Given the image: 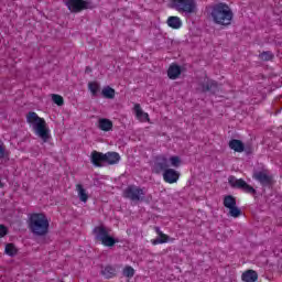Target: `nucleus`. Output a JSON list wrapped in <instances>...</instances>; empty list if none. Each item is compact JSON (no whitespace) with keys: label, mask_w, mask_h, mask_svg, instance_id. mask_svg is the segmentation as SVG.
<instances>
[{"label":"nucleus","mask_w":282,"mask_h":282,"mask_svg":"<svg viewBox=\"0 0 282 282\" xmlns=\"http://www.w3.org/2000/svg\"><path fill=\"white\" fill-rule=\"evenodd\" d=\"M207 14L210 17L213 23L221 25L223 28L232 25V19H235L232 9L226 2L210 4L207 8Z\"/></svg>","instance_id":"obj_1"},{"label":"nucleus","mask_w":282,"mask_h":282,"mask_svg":"<svg viewBox=\"0 0 282 282\" xmlns=\"http://www.w3.org/2000/svg\"><path fill=\"white\" fill-rule=\"evenodd\" d=\"M29 230L35 237H45L50 232V220L43 213L31 214L28 220Z\"/></svg>","instance_id":"obj_2"},{"label":"nucleus","mask_w":282,"mask_h":282,"mask_svg":"<svg viewBox=\"0 0 282 282\" xmlns=\"http://www.w3.org/2000/svg\"><path fill=\"white\" fill-rule=\"evenodd\" d=\"M26 122L33 127V131H35L36 135L43 140V142H48L50 138V128H47V123L45 119L39 117L36 112L30 111L26 115Z\"/></svg>","instance_id":"obj_3"},{"label":"nucleus","mask_w":282,"mask_h":282,"mask_svg":"<svg viewBox=\"0 0 282 282\" xmlns=\"http://www.w3.org/2000/svg\"><path fill=\"white\" fill-rule=\"evenodd\" d=\"M93 235L96 241H100L107 248H113L116 243H120V239L113 238L109 235V230L104 225L97 226L93 229Z\"/></svg>","instance_id":"obj_4"},{"label":"nucleus","mask_w":282,"mask_h":282,"mask_svg":"<svg viewBox=\"0 0 282 282\" xmlns=\"http://www.w3.org/2000/svg\"><path fill=\"white\" fill-rule=\"evenodd\" d=\"M64 3L73 14H78L83 10H96V3L91 0H64Z\"/></svg>","instance_id":"obj_5"},{"label":"nucleus","mask_w":282,"mask_h":282,"mask_svg":"<svg viewBox=\"0 0 282 282\" xmlns=\"http://www.w3.org/2000/svg\"><path fill=\"white\" fill-rule=\"evenodd\" d=\"M172 8L177 12H184L185 14H195L197 12V2L195 0H171Z\"/></svg>","instance_id":"obj_6"},{"label":"nucleus","mask_w":282,"mask_h":282,"mask_svg":"<svg viewBox=\"0 0 282 282\" xmlns=\"http://www.w3.org/2000/svg\"><path fill=\"white\" fill-rule=\"evenodd\" d=\"M252 177L259 182L263 188H272L274 186V175L270 174L268 170L256 171Z\"/></svg>","instance_id":"obj_7"},{"label":"nucleus","mask_w":282,"mask_h":282,"mask_svg":"<svg viewBox=\"0 0 282 282\" xmlns=\"http://www.w3.org/2000/svg\"><path fill=\"white\" fill-rule=\"evenodd\" d=\"M228 183L231 188H238L239 191H243V193H248L249 195H257V189L248 184L243 178H237L235 176L228 177Z\"/></svg>","instance_id":"obj_8"},{"label":"nucleus","mask_w":282,"mask_h":282,"mask_svg":"<svg viewBox=\"0 0 282 282\" xmlns=\"http://www.w3.org/2000/svg\"><path fill=\"white\" fill-rule=\"evenodd\" d=\"M144 195H147L144 189L135 185H129L123 191V197L126 199H131V202H144Z\"/></svg>","instance_id":"obj_9"},{"label":"nucleus","mask_w":282,"mask_h":282,"mask_svg":"<svg viewBox=\"0 0 282 282\" xmlns=\"http://www.w3.org/2000/svg\"><path fill=\"white\" fill-rule=\"evenodd\" d=\"M169 169V159L164 155H158L154 159V163L152 165V173L160 175L161 173H165Z\"/></svg>","instance_id":"obj_10"},{"label":"nucleus","mask_w":282,"mask_h":282,"mask_svg":"<svg viewBox=\"0 0 282 282\" xmlns=\"http://www.w3.org/2000/svg\"><path fill=\"white\" fill-rule=\"evenodd\" d=\"M90 162L94 166L102 167L107 164L106 153L93 151L90 154Z\"/></svg>","instance_id":"obj_11"},{"label":"nucleus","mask_w":282,"mask_h":282,"mask_svg":"<svg viewBox=\"0 0 282 282\" xmlns=\"http://www.w3.org/2000/svg\"><path fill=\"white\" fill-rule=\"evenodd\" d=\"M202 87V91L203 94L209 93V94H217V91H219V85L217 84V82L213 80V79H207L206 82H203L200 84Z\"/></svg>","instance_id":"obj_12"},{"label":"nucleus","mask_w":282,"mask_h":282,"mask_svg":"<svg viewBox=\"0 0 282 282\" xmlns=\"http://www.w3.org/2000/svg\"><path fill=\"white\" fill-rule=\"evenodd\" d=\"M180 172L173 169H166L163 173V180L166 182V184H176V182L180 180Z\"/></svg>","instance_id":"obj_13"},{"label":"nucleus","mask_w":282,"mask_h":282,"mask_svg":"<svg viewBox=\"0 0 282 282\" xmlns=\"http://www.w3.org/2000/svg\"><path fill=\"white\" fill-rule=\"evenodd\" d=\"M182 75V67L177 64L170 65L167 69V76L171 80H177L180 76Z\"/></svg>","instance_id":"obj_14"},{"label":"nucleus","mask_w":282,"mask_h":282,"mask_svg":"<svg viewBox=\"0 0 282 282\" xmlns=\"http://www.w3.org/2000/svg\"><path fill=\"white\" fill-rule=\"evenodd\" d=\"M101 274L105 279H113V276H118V270H116V267L107 264L106 267H101Z\"/></svg>","instance_id":"obj_15"},{"label":"nucleus","mask_w":282,"mask_h":282,"mask_svg":"<svg viewBox=\"0 0 282 282\" xmlns=\"http://www.w3.org/2000/svg\"><path fill=\"white\" fill-rule=\"evenodd\" d=\"M229 149H231L236 153H243V149H246V144H243V141L239 139H232L229 141Z\"/></svg>","instance_id":"obj_16"},{"label":"nucleus","mask_w":282,"mask_h":282,"mask_svg":"<svg viewBox=\"0 0 282 282\" xmlns=\"http://www.w3.org/2000/svg\"><path fill=\"white\" fill-rule=\"evenodd\" d=\"M241 279L243 282H256L257 279H259V273L252 269H249L242 273Z\"/></svg>","instance_id":"obj_17"},{"label":"nucleus","mask_w":282,"mask_h":282,"mask_svg":"<svg viewBox=\"0 0 282 282\" xmlns=\"http://www.w3.org/2000/svg\"><path fill=\"white\" fill-rule=\"evenodd\" d=\"M154 230L156 235H159V238H155L154 240H152L153 246H158V243H167L169 236L162 232V230H160V227H154Z\"/></svg>","instance_id":"obj_18"},{"label":"nucleus","mask_w":282,"mask_h":282,"mask_svg":"<svg viewBox=\"0 0 282 282\" xmlns=\"http://www.w3.org/2000/svg\"><path fill=\"white\" fill-rule=\"evenodd\" d=\"M120 162V154L118 152H107L106 153V164L112 166Z\"/></svg>","instance_id":"obj_19"},{"label":"nucleus","mask_w":282,"mask_h":282,"mask_svg":"<svg viewBox=\"0 0 282 282\" xmlns=\"http://www.w3.org/2000/svg\"><path fill=\"white\" fill-rule=\"evenodd\" d=\"M98 129L101 131H111L113 129V122L109 119L101 118L98 121Z\"/></svg>","instance_id":"obj_20"},{"label":"nucleus","mask_w":282,"mask_h":282,"mask_svg":"<svg viewBox=\"0 0 282 282\" xmlns=\"http://www.w3.org/2000/svg\"><path fill=\"white\" fill-rule=\"evenodd\" d=\"M101 96L108 100H113V98H116V89L111 88L110 86H106L101 90Z\"/></svg>","instance_id":"obj_21"},{"label":"nucleus","mask_w":282,"mask_h":282,"mask_svg":"<svg viewBox=\"0 0 282 282\" xmlns=\"http://www.w3.org/2000/svg\"><path fill=\"white\" fill-rule=\"evenodd\" d=\"M134 111H135V116L139 120H142L143 122L149 121V113L142 111L140 104H135Z\"/></svg>","instance_id":"obj_22"},{"label":"nucleus","mask_w":282,"mask_h":282,"mask_svg":"<svg viewBox=\"0 0 282 282\" xmlns=\"http://www.w3.org/2000/svg\"><path fill=\"white\" fill-rule=\"evenodd\" d=\"M167 25L173 30H180V28H182V20H180L178 17H170L167 19Z\"/></svg>","instance_id":"obj_23"},{"label":"nucleus","mask_w":282,"mask_h":282,"mask_svg":"<svg viewBox=\"0 0 282 282\" xmlns=\"http://www.w3.org/2000/svg\"><path fill=\"white\" fill-rule=\"evenodd\" d=\"M223 204L225 208H232L234 206H237V198H235L232 195H227L224 197Z\"/></svg>","instance_id":"obj_24"},{"label":"nucleus","mask_w":282,"mask_h":282,"mask_svg":"<svg viewBox=\"0 0 282 282\" xmlns=\"http://www.w3.org/2000/svg\"><path fill=\"white\" fill-rule=\"evenodd\" d=\"M76 191L78 193V197L80 199V202H87V199H89V195H87V191L85 189V187H83V185L77 184L76 186Z\"/></svg>","instance_id":"obj_25"},{"label":"nucleus","mask_w":282,"mask_h":282,"mask_svg":"<svg viewBox=\"0 0 282 282\" xmlns=\"http://www.w3.org/2000/svg\"><path fill=\"white\" fill-rule=\"evenodd\" d=\"M88 89L91 93V96L96 98V96H98V91H100V84L98 82H89Z\"/></svg>","instance_id":"obj_26"},{"label":"nucleus","mask_w":282,"mask_h":282,"mask_svg":"<svg viewBox=\"0 0 282 282\" xmlns=\"http://www.w3.org/2000/svg\"><path fill=\"white\" fill-rule=\"evenodd\" d=\"M6 254L9 257H17L19 253V249H17V246L14 243H8L4 249Z\"/></svg>","instance_id":"obj_27"},{"label":"nucleus","mask_w":282,"mask_h":282,"mask_svg":"<svg viewBox=\"0 0 282 282\" xmlns=\"http://www.w3.org/2000/svg\"><path fill=\"white\" fill-rule=\"evenodd\" d=\"M0 160L10 162V152L6 151V145H3V143H0Z\"/></svg>","instance_id":"obj_28"},{"label":"nucleus","mask_w":282,"mask_h":282,"mask_svg":"<svg viewBox=\"0 0 282 282\" xmlns=\"http://www.w3.org/2000/svg\"><path fill=\"white\" fill-rule=\"evenodd\" d=\"M259 58L261 61H272V58H274V54H272V52L270 51H263L260 55H259Z\"/></svg>","instance_id":"obj_29"},{"label":"nucleus","mask_w":282,"mask_h":282,"mask_svg":"<svg viewBox=\"0 0 282 282\" xmlns=\"http://www.w3.org/2000/svg\"><path fill=\"white\" fill-rule=\"evenodd\" d=\"M52 100L57 107H63L65 105V100L63 99V96L53 94L52 95Z\"/></svg>","instance_id":"obj_30"},{"label":"nucleus","mask_w":282,"mask_h":282,"mask_svg":"<svg viewBox=\"0 0 282 282\" xmlns=\"http://www.w3.org/2000/svg\"><path fill=\"white\" fill-rule=\"evenodd\" d=\"M229 215L230 217H241V210L239 209V207H237V205H234V207H229Z\"/></svg>","instance_id":"obj_31"},{"label":"nucleus","mask_w":282,"mask_h":282,"mask_svg":"<svg viewBox=\"0 0 282 282\" xmlns=\"http://www.w3.org/2000/svg\"><path fill=\"white\" fill-rule=\"evenodd\" d=\"M134 274H135V270L132 267H126L123 269V276H127L128 279H132Z\"/></svg>","instance_id":"obj_32"},{"label":"nucleus","mask_w":282,"mask_h":282,"mask_svg":"<svg viewBox=\"0 0 282 282\" xmlns=\"http://www.w3.org/2000/svg\"><path fill=\"white\" fill-rule=\"evenodd\" d=\"M170 162H171L172 166L177 169L182 164V159H180V156H171Z\"/></svg>","instance_id":"obj_33"},{"label":"nucleus","mask_w":282,"mask_h":282,"mask_svg":"<svg viewBox=\"0 0 282 282\" xmlns=\"http://www.w3.org/2000/svg\"><path fill=\"white\" fill-rule=\"evenodd\" d=\"M243 151H245V153H246L247 155H252V153H253V151H254V148L252 147V144L247 143V144L245 145Z\"/></svg>","instance_id":"obj_34"},{"label":"nucleus","mask_w":282,"mask_h":282,"mask_svg":"<svg viewBox=\"0 0 282 282\" xmlns=\"http://www.w3.org/2000/svg\"><path fill=\"white\" fill-rule=\"evenodd\" d=\"M6 235H8V227L0 225V238L6 237Z\"/></svg>","instance_id":"obj_35"},{"label":"nucleus","mask_w":282,"mask_h":282,"mask_svg":"<svg viewBox=\"0 0 282 282\" xmlns=\"http://www.w3.org/2000/svg\"><path fill=\"white\" fill-rule=\"evenodd\" d=\"M93 69L90 66H86L85 74H91Z\"/></svg>","instance_id":"obj_36"},{"label":"nucleus","mask_w":282,"mask_h":282,"mask_svg":"<svg viewBox=\"0 0 282 282\" xmlns=\"http://www.w3.org/2000/svg\"><path fill=\"white\" fill-rule=\"evenodd\" d=\"M6 186V183L1 182V178H0V188H3Z\"/></svg>","instance_id":"obj_37"},{"label":"nucleus","mask_w":282,"mask_h":282,"mask_svg":"<svg viewBox=\"0 0 282 282\" xmlns=\"http://www.w3.org/2000/svg\"><path fill=\"white\" fill-rule=\"evenodd\" d=\"M59 282H65V281L61 280Z\"/></svg>","instance_id":"obj_38"}]
</instances>
